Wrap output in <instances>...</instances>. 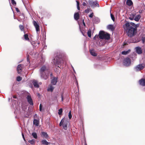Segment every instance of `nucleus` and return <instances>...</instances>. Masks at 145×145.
Instances as JSON below:
<instances>
[{
  "label": "nucleus",
  "mask_w": 145,
  "mask_h": 145,
  "mask_svg": "<svg viewBox=\"0 0 145 145\" xmlns=\"http://www.w3.org/2000/svg\"><path fill=\"white\" fill-rule=\"evenodd\" d=\"M53 63L56 67H57L56 69H54L55 72L60 73V70H59V68L61 69V66H62L63 67V65L65 63V62L63 61V59L59 57L56 56L55 58L52 60V62Z\"/></svg>",
  "instance_id": "1"
},
{
  "label": "nucleus",
  "mask_w": 145,
  "mask_h": 145,
  "mask_svg": "<svg viewBox=\"0 0 145 145\" xmlns=\"http://www.w3.org/2000/svg\"><path fill=\"white\" fill-rule=\"evenodd\" d=\"M39 72L41 78L46 80L49 77L50 71L48 66L44 65L40 68Z\"/></svg>",
  "instance_id": "2"
},
{
  "label": "nucleus",
  "mask_w": 145,
  "mask_h": 145,
  "mask_svg": "<svg viewBox=\"0 0 145 145\" xmlns=\"http://www.w3.org/2000/svg\"><path fill=\"white\" fill-rule=\"evenodd\" d=\"M130 24L129 23L127 22L124 24L123 26L124 29L127 33L128 36L131 37L136 33L137 29Z\"/></svg>",
  "instance_id": "3"
},
{
  "label": "nucleus",
  "mask_w": 145,
  "mask_h": 145,
  "mask_svg": "<svg viewBox=\"0 0 145 145\" xmlns=\"http://www.w3.org/2000/svg\"><path fill=\"white\" fill-rule=\"evenodd\" d=\"M99 38L101 39L108 40L110 39V35L103 31H99Z\"/></svg>",
  "instance_id": "4"
},
{
  "label": "nucleus",
  "mask_w": 145,
  "mask_h": 145,
  "mask_svg": "<svg viewBox=\"0 0 145 145\" xmlns=\"http://www.w3.org/2000/svg\"><path fill=\"white\" fill-rule=\"evenodd\" d=\"M69 123V122L67 120L63 118L60 121L59 125L60 126L63 125L64 129L66 130L67 129V125Z\"/></svg>",
  "instance_id": "5"
},
{
  "label": "nucleus",
  "mask_w": 145,
  "mask_h": 145,
  "mask_svg": "<svg viewBox=\"0 0 145 145\" xmlns=\"http://www.w3.org/2000/svg\"><path fill=\"white\" fill-rule=\"evenodd\" d=\"M88 3L89 5L91 7L94 8L96 7H99V5L97 3V1H94L92 0H89Z\"/></svg>",
  "instance_id": "6"
},
{
  "label": "nucleus",
  "mask_w": 145,
  "mask_h": 145,
  "mask_svg": "<svg viewBox=\"0 0 145 145\" xmlns=\"http://www.w3.org/2000/svg\"><path fill=\"white\" fill-rule=\"evenodd\" d=\"M123 65L126 66H129L131 63V60L129 57H126L123 60Z\"/></svg>",
  "instance_id": "7"
},
{
  "label": "nucleus",
  "mask_w": 145,
  "mask_h": 145,
  "mask_svg": "<svg viewBox=\"0 0 145 145\" xmlns=\"http://www.w3.org/2000/svg\"><path fill=\"white\" fill-rule=\"evenodd\" d=\"M33 25L34 26V27L35 28L37 33L38 36L39 31L40 30V26H39V25L34 20L33 21Z\"/></svg>",
  "instance_id": "8"
},
{
  "label": "nucleus",
  "mask_w": 145,
  "mask_h": 145,
  "mask_svg": "<svg viewBox=\"0 0 145 145\" xmlns=\"http://www.w3.org/2000/svg\"><path fill=\"white\" fill-rule=\"evenodd\" d=\"M144 67V64H139L134 68V69L136 71H138L143 69Z\"/></svg>",
  "instance_id": "9"
},
{
  "label": "nucleus",
  "mask_w": 145,
  "mask_h": 145,
  "mask_svg": "<svg viewBox=\"0 0 145 145\" xmlns=\"http://www.w3.org/2000/svg\"><path fill=\"white\" fill-rule=\"evenodd\" d=\"M27 99L29 104L31 105H33V103L31 96L28 95L27 97Z\"/></svg>",
  "instance_id": "10"
},
{
  "label": "nucleus",
  "mask_w": 145,
  "mask_h": 145,
  "mask_svg": "<svg viewBox=\"0 0 145 145\" xmlns=\"http://www.w3.org/2000/svg\"><path fill=\"white\" fill-rule=\"evenodd\" d=\"M24 65H23L20 64L17 67V70L18 73L20 74L22 72V69L23 68Z\"/></svg>",
  "instance_id": "11"
},
{
  "label": "nucleus",
  "mask_w": 145,
  "mask_h": 145,
  "mask_svg": "<svg viewBox=\"0 0 145 145\" xmlns=\"http://www.w3.org/2000/svg\"><path fill=\"white\" fill-rule=\"evenodd\" d=\"M135 50L136 52L138 54H140L142 53V50L141 47H136L135 48Z\"/></svg>",
  "instance_id": "12"
},
{
  "label": "nucleus",
  "mask_w": 145,
  "mask_h": 145,
  "mask_svg": "<svg viewBox=\"0 0 145 145\" xmlns=\"http://www.w3.org/2000/svg\"><path fill=\"white\" fill-rule=\"evenodd\" d=\"M140 84L142 86H145V79L142 78L139 80Z\"/></svg>",
  "instance_id": "13"
},
{
  "label": "nucleus",
  "mask_w": 145,
  "mask_h": 145,
  "mask_svg": "<svg viewBox=\"0 0 145 145\" xmlns=\"http://www.w3.org/2000/svg\"><path fill=\"white\" fill-rule=\"evenodd\" d=\"M57 78L56 77H54L51 80V83L53 85H55L57 82Z\"/></svg>",
  "instance_id": "14"
},
{
  "label": "nucleus",
  "mask_w": 145,
  "mask_h": 145,
  "mask_svg": "<svg viewBox=\"0 0 145 145\" xmlns=\"http://www.w3.org/2000/svg\"><path fill=\"white\" fill-rule=\"evenodd\" d=\"M90 54L94 56H97V53L95 52V50L93 49H91L90 50Z\"/></svg>",
  "instance_id": "15"
},
{
  "label": "nucleus",
  "mask_w": 145,
  "mask_h": 145,
  "mask_svg": "<svg viewBox=\"0 0 145 145\" xmlns=\"http://www.w3.org/2000/svg\"><path fill=\"white\" fill-rule=\"evenodd\" d=\"M74 18L75 20H77L79 18V14L78 12L75 13L74 15Z\"/></svg>",
  "instance_id": "16"
},
{
  "label": "nucleus",
  "mask_w": 145,
  "mask_h": 145,
  "mask_svg": "<svg viewBox=\"0 0 145 145\" xmlns=\"http://www.w3.org/2000/svg\"><path fill=\"white\" fill-rule=\"evenodd\" d=\"M108 29L111 30L112 31H113L114 29V28L113 25H109L107 26Z\"/></svg>",
  "instance_id": "17"
},
{
  "label": "nucleus",
  "mask_w": 145,
  "mask_h": 145,
  "mask_svg": "<svg viewBox=\"0 0 145 145\" xmlns=\"http://www.w3.org/2000/svg\"><path fill=\"white\" fill-rule=\"evenodd\" d=\"M130 25H131L132 27H133L134 28L137 29V28L139 26V24H135V23L133 22L129 23Z\"/></svg>",
  "instance_id": "18"
},
{
  "label": "nucleus",
  "mask_w": 145,
  "mask_h": 145,
  "mask_svg": "<svg viewBox=\"0 0 145 145\" xmlns=\"http://www.w3.org/2000/svg\"><path fill=\"white\" fill-rule=\"evenodd\" d=\"M54 89V86H52V85H50L48 87L47 89V90L48 91H50L52 92Z\"/></svg>",
  "instance_id": "19"
},
{
  "label": "nucleus",
  "mask_w": 145,
  "mask_h": 145,
  "mask_svg": "<svg viewBox=\"0 0 145 145\" xmlns=\"http://www.w3.org/2000/svg\"><path fill=\"white\" fill-rule=\"evenodd\" d=\"M33 83L34 87L36 88H39V85L37 81L34 80L33 81Z\"/></svg>",
  "instance_id": "20"
},
{
  "label": "nucleus",
  "mask_w": 145,
  "mask_h": 145,
  "mask_svg": "<svg viewBox=\"0 0 145 145\" xmlns=\"http://www.w3.org/2000/svg\"><path fill=\"white\" fill-rule=\"evenodd\" d=\"M140 17L141 16L140 14L137 15L135 17L134 19L135 21L138 22L140 20Z\"/></svg>",
  "instance_id": "21"
},
{
  "label": "nucleus",
  "mask_w": 145,
  "mask_h": 145,
  "mask_svg": "<svg viewBox=\"0 0 145 145\" xmlns=\"http://www.w3.org/2000/svg\"><path fill=\"white\" fill-rule=\"evenodd\" d=\"M135 14H131L129 15V19L131 20H133L134 19Z\"/></svg>",
  "instance_id": "22"
},
{
  "label": "nucleus",
  "mask_w": 145,
  "mask_h": 145,
  "mask_svg": "<svg viewBox=\"0 0 145 145\" xmlns=\"http://www.w3.org/2000/svg\"><path fill=\"white\" fill-rule=\"evenodd\" d=\"M39 123V121L34 119L33 121V123L36 126H38Z\"/></svg>",
  "instance_id": "23"
},
{
  "label": "nucleus",
  "mask_w": 145,
  "mask_h": 145,
  "mask_svg": "<svg viewBox=\"0 0 145 145\" xmlns=\"http://www.w3.org/2000/svg\"><path fill=\"white\" fill-rule=\"evenodd\" d=\"M131 50L130 49L127 51H124L121 52V54L123 55H126L127 54L130 52Z\"/></svg>",
  "instance_id": "24"
},
{
  "label": "nucleus",
  "mask_w": 145,
  "mask_h": 145,
  "mask_svg": "<svg viewBox=\"0 0 145 145\" xmlns=\"http://www.w3.org/2000/svg\"><path fill=\"white\" fill-rule=\"evenodd\" d=\"M42 136L43 137L45 138H47L48 136L47 133L45 132H42Z\"/></svg>",
  "instance_id": "25"
},
{
  "label": "nucleus",
  "mask_w": 145,
  "mask_h": 145,
  "mask_svg": "<svg viewBox=\"0 0 145 145\" xmlns=\"http://www.w3.org/2000/svg\"><path fill=\"white\" fill-rule=\"evenodd\" d=\"M133 2L131 0H127L126 4L129 6H131L133 4Z\"/></svg>",
  "instance_id": "26"
},
{
  "label": "nucleus",
  "mask_w": 145,
  "mask_h": 145,
  "mask_svg": "<svg viewBox=\"0 0 145 145\" xmlns=\"http://www.w3.org/2000/svg\"><path fill=\"white\" fill-rule=\"evenodd\" d=\"M41 142L42 144H45L46 145H48L50 143L47 142L46 140H42Z\"/></svg>",
  "instance_id": "27"
},
{
  "label": "nucleus",
  "mask_w": 145,
  "mask_h": 145,
  "mask_svg": "<svg viewBox=\"0 0 145 145\" xmlns=\"http://www.w3.org/2000/svg\"><path fill=\"white\" fill-rule=\"evenodd\" d=\"M32 135L33 137L35 139H37V134L35 132H33L32 134Z\"/></svg>",
  "instance_id": "28"
},
{
  "label": "nucleus",
  "mask_w": 145,
  "mask_h": 145,
  "mask_svg": "<svg viewBox=\"0 0 145 145\" xmlns=\"http://www.w3.org/2000/svg\"><path fill=\"white\" fill-rule=\"evenodd\" d=\"M28 142L31 144H33L35 143V140L34 139H32L31 140H29L28 141Z\"/></svg>",
  "instance_id": "29"
},
{
  "label": "nucleus",
  "mask_w": 145,
  "mask_h": 145,
  "mask_svg": "<svg viewBox=\"0 0 145 145\" xmlns=\"http://www.w3.org/2000/svg\"><path fill=\"white\" fill-rule=\"evenodd\" d=\"M87 34L88 36L89 37H91V29H89L88 30L87 32Z\"/></svg>",
  "instance_id": "30"
},
{
  "label": "nucleus",
  "mask_w": 145,
  "mask_h": 145,
  "mask_svg": "<svg viewBox=\"0 0 145 145\" xmlns=\"http://www.w3.org/2000/svg\"><path fill=\"white\" fill-rule=\"evenodd\" d=\"M24 37L25 39L26 40H29V39L28 38V35L27 34H25L24 35Z\"/></svg>",
  "instance_id": "31"
},
{
  "label": "nucleus",
  "mask_w": 145,
  "mask_h": 145,
  "mask_svg": "<svg viewBox=\"0 0 145 145\" xmlns=\"http://www.w3.org/2000/svg\"><path fill=\"white\" fill-rule=\"evenodd\" d=\"M76 3H77V9L78 10H80V6H79V3L77 1H76Z\"/></svg>",
  "instance_id": "32"
},
{
  "label": "nucleus",
  "mask_w": 145,
  "mask_h": 145,
  "mask_svg": "<svg viewBox=\"0 0 145 145\" xmlns=\"http://www.w3.org/2000/svg\"><path fill=\"white\" fill-rule=\"evenodd\" d=\"M63 112L62 108H60L58 110V114L59 115H61L62 114Z\"/></svg>",
  "instance_id": "33"
},
{
  "label": "nucleus",
  "mask_w": 145,
  "mask_h": 145,
  "mask_svg": "<svg viewBox=\"0 0 145 145\" xmlns=\"http://www.w3.org/2000/svg\"><path fill=\"white\" fill-rule=\"evenodd\" d=\"M90 11H91V10L90 8H88L85 10V12L86 13H88Z\"/></svg>",
  "instance_id": "34"
},
{
  "label": "nucleus",
  "mask_w": 145,
  "mask_h": 145,
  "mask_svg": "<svg viewBox=\"0 0 145 145\" xmlns=\"http://www.w3.org/2000/svg\"><path fill=\"white\" fill-rule=\"evenodd\" d=\"M22 78L19 76H18L16 78L17 81L18 82L22 80Z\"/></svg>",
  "instance_id": "35"
},
{
  "label": "nucleus",
  "mask_w": 145,
  "mask_h": 145,
  "mask_svg": "<svg viewBox=\"0 0 145 145\" xmlns=\"http://www.w3.org/2000/svg\"><path fill=\"white\" fill-rule=\"evenodd\" d=\"M19 27L22 31H24V27L23 25H19Z\"/></svg>",
  "instance_id": "36"
},
{
  "label": "nucleus",
  "mask_w": 145,
  "mask_h": 145,
  "mask_svg": "<svg viewBox=\"0 0 145 145\" xmlns=\"http://www.w3.org/2000/svg\"><path fill=\"white\" fill-rule=\"evenodd\" d=\"M69 118L70 119H71L72 118V116L71 113V111H70L69 113Z\"/></svg>",
  "instance_id": "37"
},
{
  "label": "nucleus",
  "mask_w": 145,
  "mask_h": 145,
  "mask_svg": "<svg viewBox=\"0 0 145 145\" xmlns=\"http://www.w3.org/2000/svg\"><path fill=\"white\" fill-rule=\"evenodd\" d=\"M12 4L13 5H16V3L14 0H11Z\"/></svg>",
  "instance_id": "38"
},
{
  "label": "nucleus",
  "mask_w": 145,
  "mask_h": 145,
  "mask_svg": "<svg viewBox=\"0 0 145 145\" xmlns=\"http://www.w3.org/2000/svg\"><path fill=\"white\" fill-rule=\"evenodd\" d=\"M112 20L114 21L115 18L113 15L111 14H110Z\"/></svg>",
  "instance_id": "39"
},
{
  "label": "nucleus",
  "mask_w": 145,
  "mask_h": 145,
  "mask_svg": "<svg viewBox=\"0 0 145 145\" xmlns=\"http://www.w3.org/2000/svg\"><path fill=\"white\" fill-rule=\"evenodd\" d=\"M42 105H41V104H40V106H39V110L40 111H42Z\"/></svg>",
  "instance_id": "40"
},
{
  "label": "nucleus",
  "mask_w": 145,
  "mask_h": 145,
  "mask_svg": "<svg viewBox=\"0 0 145 145\" xmlns=\"http://www.w3.org/2000/svg\"><path fill=\"white\" fill-rule=\"evenodd\" d=\"M93 13L92 12L91 14H90L89 15V16L90 18H92L93 16Z\"/></svg>",
  "instance_id": "41"
},
{
  "label": "nucleus",
  "mask_w": 145,
  "mask_h": 145,
  "mask_svg": "<svg viewBox=\"0 0 145 145\" xmlns=\"http://www.w3.org/2000/svg\"><path fill=\"white\" fill-rule=\"evenodd\" d=\"M15 9L17 12H20V10L18 8H16Z\"/></svg>",
  "instance_id": "42"
},
{
  "label": "nucleus",
  "mask_w": 145,
  "mask_h": 145,
  "mask_svg": "<svg viewBox=\"0 0 145 145\" xmlns=\"http://www.w3.org/2000/svg\"><path fill=\"white\" fill-rule=\"evenodd\" d=\"M61 101H63V94H62L61 95Z\"/></svg>",
  "instance_id": "43"
},
{
  "label": "nucleus",
  "mask_w": 145,
  "mask_h": 145,
  "mask_svg": "<svg viewBox=\"0 0 145 145\" xmlns=\"http://www.w3.org/2000/svg\"><path fill=\"white\" fill-rule=\"evenodd\" d=\"M22 137H23V139H24V140L25 141V138H24V134H23V133H22Z\"/></svg>",
  "instance_id": "44"
},
{
  "label": "nucleus",
  "mask_w": 145,
  "mask_h": 145,
  "mask_svg": "<svg viewBox=\"0 0 145 145\" xmlns=\"http://www.w3.org/2000/svg\"><path fill=\"white\" fill-rule=\"evenodd\" d=\"M82 5L84 6H85L86 5V4L85 2H83L82 4Z\"/></svg>",
  "instance_id": "45"
},
{
  "label": "nucleus",
  "mask_w": 145,
  "mask_h": 145,
  "mask_svg": "<svg viewBox=\"0 0 145 145\" xmlns=\"http://www.w3.org/2000/svg\"><path fill=\"white\" fill-rule=\"evenodd\" d=\"M27 62H29V58H28V56H27Z\"/></svg>",
  "instance_id": "46"
},
{
  "label": "nucleus",
  "mask_w": 145,
  "mask_h": 145,
  "mask_svg": "<svg viewBox=\"0 0 145 145\" xmlns=\"http://www.w3.org/2000/svg\"><path fill=\"white\" fill-rule=\"evenodd\" d=\"M50 76L51 77H52L53 76V74H52V73H51L50 74Z\"/></svg>",
  "instance_id": "47"
},
{
  "label": "nucleus",
  "mask_w": 145,
  "mask_h": 145,
  "mask_svg": "<svg viewBox=\"0 0 145 145\" xmlns=\"http://www.w3.org/2000/svg\"><path fill=\"white\" fill-rule=\"evenodd\" d=\"M13 98L15 99H16L17 98V97L16 96H13Z\"/></svg>",
  "instance_id": "48"
},
{
  "label": "nucleus",
  "mask_w": 145,
  "mask_h": 145,
  "mask_svg": "<svg viewBox=\"0 0 145 145\" xmlns=\"http://www.w3.org/2000/svg\"><path fill=\"white\" fill-rule=\"evenodd\" d=\"M83 25H84L85 26V23L84 22V20H83Z\"/></svg>",
  "instance_id": "49"
},
{
  "label": "nucleus",
  "mask_w": 145,
  "mask_h": 145,
  "mask_svg": "<svg viewBox=\"0 0 145 145\" xmlns=\"http://www.w3.org/2000/svg\"><path fill=\"white\" fill-rule=\"evenodd\" d=\"M72 67V68H73V71H74V72L75 73H76L75 71V70H74V69L73 67Z\"/></svg>",
  "instance_id": "50"
},
{
  "label": "nucleus",
  "mask_w": 145,
  "mask_h": 145,
  "mask_svg": "<svg viewBox=\"0 0 145 145\" xmlns=\"http://www.w3.org/2000/svg\"><path fill=\"white\" fill-rule=\"evenodd\" d=\"M96 35H95L94 37H93V39L94 40L95 39V38H96Z\"/></svg>",
  "instance_id": "51"
},
{
  "label": "nucleus",
  "mask_w": 145,
  "mask_h": 145,
  "mask_svg": "<svg viewBox=\"0 0 145 145\" xmlns=\"http://www.w3.org/2000/svg\"><path fill=\"white\" fill-rule=\"evenodd\" d=\"M76 83H77V86H78V82H76Z\"/></svg>",
  "instance_id": "52"
},
{
  "label": "nucleus",
  "mask_w": 145,
  "mask_h": 145,
  "mask_svg": "<svg viewBox=\"0 0 145 145\" xmlns=\"http://www.w3.org/2000/svg\"><path fill=\"white\" fill-rule=\"evenodd\" d=\"M37 116V114H36L34 116V117H35V116Z\"/></svg>",
  "instance_id": "53"
},
{
  "label": "nucleus",
  "mask_w": 145,
  "mask_h": 145,
  "mask_svg": "<svg viewBox=\"0 0 145 145\" xmlns=\"http://www.w3.org/2000/svg\"><path fill=\"white\" fill-rule=\"evenodd\" d=\"M42 84V83H41V82H39V84Z\"/></svg>",
  "instance_id": "54"
},
{
  "label": "nucleus",
  "mask_w": 145,
  "mask_h": 145,
  "mask_svg": "<svg viewBox=\"0 0 145 145\" xmlns=\"http://www.w3.org/2000/svg\"><path fill=\"white\" fill-rule=\"evenodd\" d=\"M39 44V43H38V44Z\"/></svg>",
  "instance_id": "55"
},
{
  "label": "nucleus",
  "mask_w": 145,
  "mask_h": 145,
  "mask_svg": "<svg viewBox=\"0 0 145 145\" xmlns=\"http://www.w3.org/2000/svg\"><path fill=\"white\" fill-rule=\"evenodd\" d=\"M10 100V99H9V101Z\"/></svg>",
  "instance_id": "56"
}]
</instances>
